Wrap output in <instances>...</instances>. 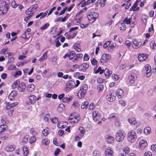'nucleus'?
Here are the masks:
<instances>
[{"instance_id":"obj_1","label":"nucleus","mask_w":156,"mask_h":156,"mask_svg":"<svg viewBox=\"0 0 156 156\" xmlns=\"http://www.w3.org/2000/svg\"><path fill=\"white\" fill-rule=\"evenodd\" d=\"M125 136L126 133L124 131L119 130L115 134V139L118 142H122L124 140Z\"/></svg>"},{"instance_id":"obj_2","label":"nucleus","mask_w":156,"mask_h":156,"mask_svg":"<svg viewBox=\"0 0 156 156\" xmlns=\"http://www.w3.org/2000/svg\"><path fill=\"white\" fill-rule=\"evenodd\" d=\"M128 140L131 143H133L136 139V133L133 130H131L128 134Z\"/></svg>"},{"instance_id":"obj_3","label":"nucleus","mask_w":156,"mask_h":156,"mask_svg":"<svg viewBox=\"0 0 156 156\" xmlns=\"http://www.w3.org/2000/svg\"><path fill=\"white\" fill-rule=\"evenodd\" d=\"M98 16V14L96 12H91L87 16L89 22L91 23L94 22Z\"/></svg>"},{"instance_id":"obj_4","label":"nucleus","mask_w":156,"mask_h":156,"mask_svg":"<svg viewBox=\"0 0 156 156\" xmlns=\"http://www.w3.org/2000/svg\"><path fill=\"white\" fill-rule=\"evenodd\" d=\"M36 96L33 95H31L28 97V99L26 101V104L27 105H30L34 104L35 102Z\"/></svg>"},{"instance_id":"obj_5","label":"nucleus","mask_w":156,"mask_h":156,"mask_svg":"<svg viewBox=\"0 0 156 156\" xmlns=\"http://www.w3.org/2000/svg\"><path fill=\"white\" fill-rule=\"evenodd\" d=\"M111 55L109 54H104L102 56L100 59V62L101 63L106 62L110 59Z\"/></svg>"},{"instance_id":"obj_6","label":"nucleus","mask_w":156,"mask_h":156,"mask_svg":"<svg viewBox=\"0 0 156 156\" xmlns=\"http://www.w3.org/2000/svg\"><path fill=\"white\" fill-rule=\"evenodd\" d=\"M26 87L25 84L23 82H22L18 85L17 89L19 91L23 92L25 91Z\"/></svg>"},{"instance_id":"obj_7","label":"nucleus","mask_w":156,"mask_h":156,"mask_svg":"<svg viewBox=\"0 0 156 156\" xmlns=\"http://www.w3.org/2000/svg\"><path fill=\"white\" fill-rule=\"evenodd\" d=\"M148 56L147 55L145 54L142 53L140 54L138 56V58L139 61H144L147 58Z\"/></svg>"},{"instance_id":"obj_8","label":"nucleus","mask_w":156,"mask_h":156,"mask_svg":"<svg viewBox=\"0 0 156 156\" xmlns=\"http://www.w3.org/2000/svg\"><path fill=\"white\" fill-rule=\"evenodd\" d=\"M75 82L73 80H70L68 81L66 84V88H73L75 87Z\"/></svg>"},{"instance_id":"obj_9","label":"nucleus","mask_w":156,"mask_h":156,"mask_svg":"<svg viewBox=\"0 0 156 156\" xmlns=\"http://www.w3.org/2000/svg\"><path fill=\"white\" fill-rule=\"evenodd\" d=\"M133 44H132V47L134 48H137L138 47L141 45L142 42L140 41H136L134 40L133 42Z\"/></svg>"},{"instance_id":"obj_10","label":"nucleus","mask_w":156,"mask_h":156,"mask_svg":"<svg viewBox=\"0 0 156 156\" xmlns=\"http://www.w3.org/2000/svg\"><path fill=\"white\" fill-rule=\"evenodd\" d=\"M106 141L107 142L110 143L113 142L115 139L110 135L107 134L105 136Z\"/></svg>"},{"instance_id":"obj_11","label":"nucleus","mask_w":156,"mask_h":156,"mask_svg":"<svg viewBox=\"0 0 156 156\" xmlns=\"http://www.w3.org/2000/svg\"><path fill=\"white\" fill-rule=\"evenodd\" d=\"M106 97L107 100L110 102H113L115 99V96H113L112 94H107Z\"/></svg>"},{"instance_id":"obj_12","label":"nucleus","mask_w":156,"mask_h":156,"mask_svg":"<svg viewBox=\"0 0 156 156\" xmlns=\"http://www.w3.org/2000/svg\"><path fill=\"white\" fill-rule=\"evenodd\" d=\"M35 12V10L32 9H31V7H30L26 11V14L27 15L33 16Z\"/></svg>"},{"instance_id":"obj_13","label":"nucleus","mask_w":156,"mask_h":156,"mask_svg":"<svg viewBox=\"0 0 156 156\" xmlns=\"http://www.w3.org/2000/svg\"><path fill=\"white\" fill-rule=\"evenodd\" d=\"M113 151L111 150L110 147L107 148L105 150V154L106 156H112V154Z\"/></svg>"},{"instance_id":"obj_14","label":"nucleus","mask_w":156,"mask_h":156,"mask_svg":"<svg viewBox=\"0 0 156 156\" xmlns=\"http://www.w3.org/2000/svg\"><path fill=\"white\" fill-rule=\"evenodd\" d=\"M116 95H117L118 98H121L123 96V91L121 89H119L117 91Z\"/></svg>"},{"instance_id":"obj_15","label":"nucleus","mask_w":156,"mask_h":156,"mask_svg":"<svg viewBox=\"0 0 156 156\" xmlns=\"http://www.w3.org/2000/svg\"><path fill=\"white\" fill-rule=\"evenodd\" d=\"M47 11H46L44 13H43V12H41L38 15L36 16V18L37 19L40 17L41 19L44 18L46 16L47 13Z\"/></svg>"},{"instance_id":"obj_16","label":"nucleus","mask_w":156,"mask_h":156,"mask_svg":"<svg viewBox=\"0 0 156 156\" xmlns=\"http://www.w3.org/2000/svg\"><path fill=\"white\" fill-rule=\"evenodd\" d=\"M34 85L33 84H31L28 86L27 90L29 92H32L34 90Z\"/></svg>"},{"instance_id":"obj_17","label":"nucleus","mask_w":156,"mask_h":156,"mask_svg":"<svg viewBox=\"0 0 156 156\" xmlns=\"http://www.w3.org/2000/svg\"><path fill=\"white\" fill-rule=\"evenodd\" d=\"M20 83V81L19 80L15 81L12 85V88L13 89L16 88L17 85H18Z\"/></svg>"},{"instance_id":"obj_18","label":"nucleus","mask_w":156,"mask_h":156,"mask_svg":"<svg viewBox=\"0 0 156 156\" xmlns=\"http://www.w3.org/2000/svg\"><path fill=\"white\" fill-rule=\"evenodd\" d=\"M3 1L5 4L4 6L5 9L7 10H8L9 9V0H3Z\"/></svg>"},{"instance_id":"obj_19","label":"nucleus","mask_w":156,"mask_h":156,"mask_svg":"<svg viewBox=\"0 0 156 156\" xmlns=\"http://www.w3.org/2000/svg\"><path fill=\"white\" fill-rule=\"evenodd\" d=\"M139 145L140 147H145L147 145V144L145 140H143L140 141Z\"/></svg>"},{"instance_id":"obj_20","label":"nucleus","mask_w":156,"mask_h":156,"mask_svg":"<svg viewBox=\"0 0 156 156\" xmlns=\"http://www.w3.org/2000/svg\"><path fill=\"white\" fill-rule=\"evenodd\" d=\"M123 23L124 24L125 23H126L127 24H129L131 23L132 22V18H130L128 19V18L126 17L125 19L123 20Z\"/></svg>"},{"instance_id":"obj_21","label":"nucleus","mask_w":156,"mask_h":156,"mask_svg":"<svg viewBox=\"0 0 156 156\" xmlns=\"http://www.w3.org/2000/svg\"><path fill=\"white\" fill-rule=\"evenodd\" d=\"M80 115H78V116L77 117L73 116V119L72 120L71 122H73L74 123L77 122L80 119Z\"/></svg>"},{"instance_id":"obj_22","label":"nucleus","mask_w":156,"mask_h":156,"mask_svg":"<svg viewBox=\"0 0 156 156\" xmlns=\"http://www.w3.org/2000/svg\"><path fill=\"white\" fill-rule=\"evenodd\" d=\"M104 73L105 74V76L107 78H109L111 75L109 69L107 68L104 70Z\"/></svg>"},{"instance_id":"obj_23","label":"nucleus","mask_w":156,"mask_h":156,"mask_svg":"<svg viewBox=\"0 0 156 156\" xmlns=\"http://www.w3.org/2000/svg\"><path fill=\"white\" fill-rule=\"evenodd\" d=\"M23 155L24 156H26L28 153V148L24 146L23 148Z\"/></svg>"},{"instance_id":"obj_24","label":"nucleus","mask_w":156,"mask_h":156,"mask_svg":"<svg viewBox=\"0 0 156 156\" xmlns=\"http://www.w3.org/2000/svg\"><path fill=\"white\" fill-rule=\"evenodd\" d=\"M49 143V140L47 139L43 140L42 141V144H44L46 145H48Z\"/></svg>"},{"instance_id":"obj_25","label":"nucleus","mask_w":156,"mask_h":156,"mask_svg":"<svg viewBox=\"0 0 156 156\" xmlns=\"http://www.w3.org/2000/svg\"><path fill=\"white\" fill-rule=\"evenodd\" d=\"M151 130V129L150 127H146L144 129V132L145 134L147 135Z\"/></svg>"},{"instance_id":"obj_26","label":"nucleus","mask_w":156,"mask_h":156,"mask_svg":"<svg viewBox=\"0 0 156 156\" xmlns=\"http://www.w3.org/2000/svg\"><path fill=\"white\" fill-rule=\"evenodd\" d=\"M6 126L3 124L0 126V133L3 132L6 128Z\"/></svg>"},{"instance_id":"obj_27","label":"nucleus","mask_w":156,"mask_h":156,"mask_svg":"<svg viewBox=\"0 0 156 156\" xmlns=\"http://www.w3.org/2000/svg\"><path fill=\"white\" fill-rule=\"evenodd\" d=\"M47 51L45 52L43 55V56L39 59V60L40 61H42L43 60L47 58Z\"/></svg>"},{"instance_id":"obj_28","label":"nucleus","mask_w":156,"mask_h":156,"mask_svg":"<svg viewBox=\"0 0 156 156\" xmlns=\"http://www.w3.org/2000/svg\"><path fill=\"white\" fill-rule=\"evenodd\" d=\"M77 96L80 99L81 98L84 97V95L83 94V90L81 91V90H79L77 93Z\"/></svg>"},{"instance_id":"obj_29","label":"nucleus","mask_w":156,"mask_h":156,"mask_svg":"<svg viewBox=\"0 0 156 156\" xmlns=\"http://www.w3.org/2000/svg\"><path fill=\"white\" fill-rule=\"evenodd\" d=\"M131 4L130 2H128L126 4H123L122 5V7H124L125 9H128L131 6Z\"/></svg>"},{"instance_id":"obj_30","label":"nucleus","mask_w":156,"mask_h":156,"mask_svg":"<svg viewBox=\"0 0 156 156\" xmlns=\"http://www.w3.org/2000/svg\"><path fill=\"white\" fill-rule=\"evenodd\" d=\"M17 93L16 91L15 90H13L10 94V96L15 97L17 95Z\"/></svg>"},{"instance_id":"obj_31","label":"nucleus","mask_w":156,"mask_h":156,"mask_svg":"<svg viewBox=\"0 0 156 156\" xmlns=\"http://www.w3.org/2000/svg\"><path fill=\"white\" fill-rule=\"evenodd\" d=\"M147 17L145 15H143L141 17V20H142L144 24L146 23H147Z\"/></svg>"},{"instance_id":"obj_32","label":"nucleus","mask_w":156,"mask_h":156,"mask_svg":"<svg viewBox=\"0 0 156 156\" xmlns=\"http://www.w3.org/2000/svg\"><path fill=\"white\" fill-rule=\"evenodd\" d=\"M120 29L121 30H126V25L124 23H122L120 26Z\"/></svg>"},{"instance_id":"obj_33","label":"nucleus","mask_w":156,"mask_h":156,"mask_svg":"<svg viewBox=\"0 0 156 156\" xmlns=\"http://www.w3.org/2000/svg\"><path fill=\"white\" fill-rule=\"evenodd\" d=\"M49 26V24L46 23L41 28V29L44 30L46 29Z\"/></svg>"},{"instance_id":"obj_34","label":"nucleus","mask_w":156,"mask_h":156,"mask_svg":"<svg viewBox=\"0 0 156 156\" xmlns=\"http://www.w3.org/2000/svg\"><path fill=\"white\" fill-rule=\"evenodd\" d=\"M29 136H25L24 137L22 140V142L26 143L28 142Z\"/></svg>"},{"instance_id":"obj_35","label":"nucleus","mask_w":156,"mask_h":156,"mask_svg":"<svg viewBox=\"0 0 156 156\" xmlns=\"http://www.w3.org/2000/svg\"><path fill=\"white\" fill-rule=\"evenodd\" d=\"M88 105L89 102L87 101H85L81 105V108L82 109L84 108L85 107L88 106Z\"/></svg>"},{"instance_id":"obj_36","label":"nucleus","mask_w":156,"mask_h":156,"mask_svg":"<svg viewBox=\"0 0 156 156\" xmlns=\"http://www.w3.org/2000/svg\"><path fill=\"white\" fill-rule=\"evenodd\" d=\"M3 9L2 8H0V15H2L6 13L7 12L8 10H7L6 9L4 11L2 10Z\"/></svg>"},{"instance_id":"obj_37","label":"nucleus","mask_w":156,"mask_h":156,"mask_svg":"<svg viewBox=\"0 0 156 156\" xmlns=\"http://www.w3.org/2000/svg\"><path fill=\"white\" fill-rule=\"evenodd\" d=\"M98 62V61L95 58H93L91 61L92 65L93 66L96 65Z\"/></svg>"},{"instance_id":"obj_38","label":"nucleus","mask_w":156,"mask_h":156,"mask_svg":"<svg viewBox=\"0 0 156 156\" xmlns=\"http://www.w3.org/2000/svg\"><path fill=\"white\" fill-rule=\"evenodd\" d=\"M146 75L147 76V77H149L151 74V69H147V70L146 71Z\"/></svg>"},{"instance_id":"obj_39","label":"nucleus","mask_w":156,"mask_h":156,"mask_svg":"<svg viewBox=\"0 0 156 156\" xmlns=\"http://www.w3.org/2000/svg\"><path fill=\"white\" fill-rule=\"evenodd\" d=\"M36 140V138L34 136H32L30 137V143L32 144Z\"/></svg>"},{"instance_id":"obj_40","label":"nucleus","mask_w":156,"mask_h":156,"mask_svg":"<svg viewBox=\"0 0 156 156\" xmlns=\"http://www.w3.org/2000/svg\"><path fill=\"white\" fill-rule=\"evenodd\" d=\"M15 146H12L10 147H7L6 149L7 151H12L15 149Z\"/></svg>"},{"instance_id":"obj_41","label":"nucleus","mask_w":156,"mask_h":156,"mask_svg":"<svg viewBox=\"0 0 156 156\" xmlns=\"http://www.w3.org/2000/svg\"><path fill=\"white\" fill-rule=\"evenodd\" d=\"M11 5L12 7L14 8H16L18 6V5L16 4L15 0H13L12 2Z\"/></svg>"},{"instance_id":"obj_42","label":"nucleus","mask_w":156,"mask_h":156,"mask_svg":"<svg viewBox=\"0 0 156 156\" xmlns=\"http://www.w3.org/2000/svg\"><path fill=\"white\" fill-rule=\"evenodd\" d=\"M150 46L153 49L155 47H156V44L155 43V42L154 41H152L150 43Z\"/></svg>"},{"instance_id":"obj_43","label":"nucleus","mask_w":156,"mask_h":156,"mask_svg":"<svg viewBox=\"0 0 156 156\" xmlns=\"http://www.w3.org/2000/svg\"><path fill=\"white\" fill-rule=\"evenodd\" d=\"M104 88V85L103 84H100L97 87V89L100 91H102Z\"/></svg>"},{"instance_id":"obj_44","label":"nucleus","mask_w":156,"mask_h":156,"mask_svg":"<svg viewBox=\"0 0 156 156\" xmlns=\"http://www.w3.org/2000/svg\"><path fill=\"white\" fill-rule=\"evenodd\" d=\"M60 152V149L59 148H57L55 151L54 154L55 156H57Z\"/></svg>"},{"instance_id":"obj_45","label":"nucleus","mask_w":156,"mask_h":156,"mask_svg":"<svg viewBox=\"0 0 156 156\" xmlns=\"http://www.w3.org/2000/svg\"><path fill=\"white\" fill-rule=\"evenodd\" d=\"M51 121L53 123H56L58 121V118L55 117L53 119H51Z\"/></svg>"},{"instance_id":"obj_46","label":"nucleus","mask_w":156,"mask_h":156,"mask_svg":"<svg viewBox=\"0 0 156 156\" xmlns=\"http://www.w3.org/2000/svg\"><path fill=\"white\" fill-rule=\"evenodd\" d=\"M57 126L58 128L60 129H63L65 128L63 124L59 123V122L58 123Z\"/></svg>"},{"instance_id":"obj_47","label":"nucleus","mask_w":156,"mask_h":156,"mask_svg":"<svg viewBox=\"0 0 156 156\" xmlns=\"http://www.w3.org/2000/svg\"><path fill=\"white\" fill-rule=\"evenodd\" d=\"M96 0H88L85 3L86 5H90L91 3H93L96 1Z\"/></svg>"},{"instance_id":"obj_48","label":"nucleus","mask_w":156,"mask_h":156,"mask_svg":"<svg viewBox=\"0 0 156 156\" xmlns=\"http://www.w3.org/2000/svg\"><path fill=\"white\" fill-rule=\"evenodd\" d=\"M87 86L86 84H84L83 87L80 88V90H81V91L82 90H87Z\"/></svg>"},{"instance_id":"obj_49","label":"nucleus","mask_w":156,"mask_h":156,"mask_svg":"<svg viewBox=\"0 0 156 156\" xmlns=\"http://www.w3.org/2000/svg\"><path fill=\"white\" fill-rule=\"evenodd\" d=\"M151 69V68L150 66L149 65L147 64L145 66L144 70L145 71H147V69Z\"/></svg>"},{"instance_id":"obj_50","label":"nucleus","mask_w":156,"mask_h":156,"mask_svg":"<svg viewBox=\"0 0 156 156\" xmlns=\"http://www.w3.org/2000/svg\"><path fill=\"white\" fill-rule=\"evenodd\" d=\"M89 55L87 54H85L84 58H83V59L85 61H88L89 60Z\"/></svg>"},{"instance_id":"obj_51","label":"nucleus","mask_w":156,"mask_h":156,"mask_svg":"<svg viewBox=\"0 0 156 156\" xmlns=\"http://www.w3.org/2000/svg\"><path fill=\"white\" fill-rule=\"evenodd\" d=\"M42 133L44 136H47L48 134V131L46 129H45L43 130L42 131Z\"/></svg>"},{"instance_id":"obj_52","label":"nucleus","mask_w":156,"mask_h":156,"mask_svg":"<svg viewBox=\"0 0 156 156\" xmlns=\"http://www.w3.org/2000/svg\"><path fill=\"white\" fill-rule=\"evenodd\" d=\"M151 149L153 151L156 152V144L152 145L151 146Z\"/></svg>"},{"instance_id":"obj_53","label":"nucleus","mask_w":156,"mask_h":156,"mask_svg":"<svg viewBox=\"0 0 156 156\" xmlns=\"http://www.w3.org/2000/svg\"><path fill=\"white\" fill-rule=\"evenodd\" d=\"M30 7H31V9H32L36 11V10L37 9L38 7V5L37 4H35L33 5Z\"/></svg>"},{"instance_id":"obj_54","label":"nucleus","mask_w":156,"mask_h":156,"mask_svg":"<svg viewBox=\"0 0 156 156\" xmlns=\"http://www.w3.org/2000/svg\"><path fill=\"white\" fill-rule=\"evenodd\" d=\"M110 41H107L103 45V47L106 48L110 44Z\"/></svg>"},{"instance_id":"obj_55","label":"nucleus","mask_w":156,"mask_h":156,"mask_svg":"<svg viewBox=\"0 0 156 156\" xmlns=\"http://www.w3.org/2000/svg\"><path fill=\"white\" fill-rule=\"evenodd\" d=\"M112 79L115 80H117L119 78V76L115 74L112 75Z\"/></svg>"},{"instance_id":"obj_56","label":"nucleus","mask_w":156,"mask_h":156,"mask_svg":"<svg viewBox=\"0 0 156 156\" xmlns=\"http://www.w3.org/2000/svg\"><path fill=\"white\" fill-rule=\"evenodd\" d=\"M21 74L22 72L20 71H18L15 73L14 76L15 77H17L21 75Z\"/></svg>"},{"instance_id":"obj_57","label":"nucleus","mask_w":156,"mask_h":156,"mask_svg":"<svg viewBox=\"0 0 156 156\" xmlns=\"http://www.w3.org/2000/svg\"><path fill=\"white\" fill-rule=\"evenodd\" d=\"M125 45L128 47H129L131 45V41L129 40L126 41L125 42Z\"/></svg>"},{"instance_id":"obj_58","label":"nucleus","mask_w":156,"mask_h":156,"mask_svg":"<svg viewBox=\"0 0 156 156\" xmlns=\"http://www.w3.org/2000/svg\"><path fill=\"white\" fill-rule=\"evenodd\" d=\"M17 34L15 32H12L11 33V35L12 37H14L12 38V39H16L17 38V36H16Z\"/></svg>"},{"instance_id":"obj_59","label":"nucleus","mask_w":156,"mask_h":156,"mask_svg":"<svg viewBox=\"0 0 156 156\" xmlns=\"http://www.w3.org/2000/svg\"><path fill=\"white\" fill-rule=\"evenodd\" d=\"M123 151L125 154H127L129 152V149L128 147H126L123 149Z\"/></svg>"},{"instance_id":"obj_60","label":"nucleus","mask_w":156,"mask_h":156,"mask_svg":"<svg viewBox=\"0 0 156 156\" xmlns=\"http://www.w3.org/2000/svg\"><path fill=\"white\" fill-rule=\"evenodd\" d=\"M153 92L152 89H150L147 92V94L149 96H151L153 94Z\"/></svg>"},{"instance_id":"obj_61","label":"nucleus","mask_w":156,"mask_h":156,"mask_svg":"<svg viewBox=\"0 0 156 156\" xmlns=\"http://www.w3.org/2000/svg\"><path fill=\"white\" fill-rule=\"evenodd\" d=\"M128 121L129 123L131 124H133V122H135L134 121L135 120V119L133 118L132 119H128Z\"/></svg>"},{"instance_id":"obj_62","label":"nucleus","mask_w":156,"mask_h":156,"mask_svg":"<svg viewBox=\"0 0 156 156\" xmlns=\"http://www.w3.org/2000/svg\"><path fill=\"white\" fill-rule=\"evenodd\" d=\"M81 44L80 41H78L76 42L74 45V47H77L79 46V47H80V44Z\"/></svg>"},{"instance_id":"obj_63","label":"nucleus","mask_w":156,"mask_h":156,"mask_svg":"<svg viewBox=\"0 0 156 156\" xmlns=\"http://www.w3.org/2000/svg\"><path fill=\"white\" fill-rule=\"evenodd\" d=\"M93 117H94V116L96 117H99V114L98 112H96L95 111V112H94L93 113Z\"/></svg>"},{"instance_id":"obj_64","label":"nucleus","mask_w":156,"mask_h":156,"mask_svg":"<svg viewBox=\"0 0 156 156\" xmlns=\"http://www.w3.org/2000/svg\"><path fill=\"white\" fill-rule=\"evenodd\" d=\"M81 66H82L85 69H87L89 67V65L86 63H83L82 65Z\"/></svg>"}]
</instances>
